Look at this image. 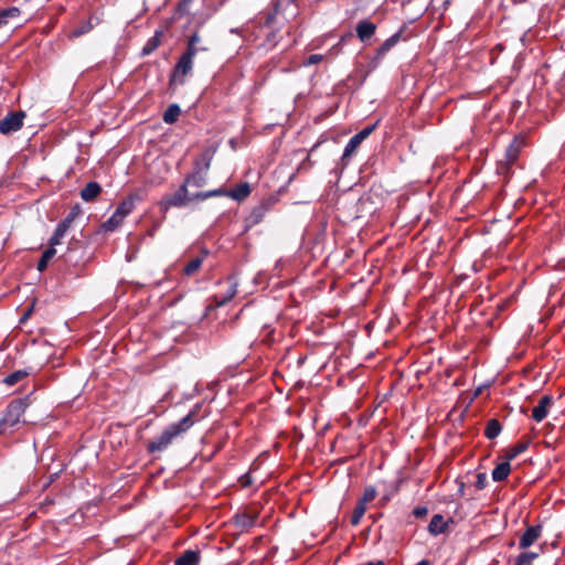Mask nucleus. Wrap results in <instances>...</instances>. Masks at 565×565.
Masks as SVG:
<instances>
[{"label": "nucleus", "mask_w": 565, "mask_h": 565, "mask_svg": "<svg viewBox=\"0 0 565 565\" xmlns=\"http://www.w3.org/2000/svg\"><path fill=\"white\" fill-rule=\"evenodd\" d=\"M38 405H34L26 399H17L9 404L4 416L0 419V428L13 427L21 422L24 424H35L42 418L36 414Z\"/></svg>", "instance_id": "obj_1"}, {"label": "nucleus", "mask_w": 565, "mask_h": 565, "mask_svg": "<svg viewBox=\"0 0 565 565\" xmlns=\"http://www.w3.org/2000/svg\"><path fill=\"white\" fill-rule=\"evenodd\" d=\"M198 407L199 406H196L194 409H192L188 415H185L179 422L169 425L161 433V435L159 437H157L156 439L151 440L148 444L149 452H159V451H162V450L167 449V447L169 445H171L172 441L177 437H179L182 434H184L185 431H188L193 426V424L195 422L193 416L196 413Z\"/></svg>", "instance_id": "obj_2"}, {"label": "nucleus", "mask_w": 565, "mask_h": 565, "mask_svg": "<svg viewBox=\"0 0 565 565\" xmlns=\"http://www.w3.org/2000/svg\"><path fill=\"white\" fill-rule=\"evenodd\" d=\"M223 194L221 189L206 191V192H195L190 193L188 190V185L183 183L169 199L168 203L173 206H184L188 203L194 200H206L212 196H218Z\"/></svg>", "instance_id": "obj_3"}, {"label": "nucleus", "mask_w": 565, "mask_h": 565, "mask_svg": "<svg viewBox=\"0 0 565 565\" xmlns=\"http://www.w3.org/2000/svg\"><path fill=\"white\" fill-rule=\"evenodd\" d=\"M193 43H194V41H192L190 47L185 49L184 53L180 56L178 63L175 64L174 71H173L174 79H178L180 77L183 78L191 73L192 67H193V60L195 57L193 55V50H194Z\"/></svg>", "instance_id": "obj_4"}, {"label": "nucleus", "mask_w": 565, "mask_h": 565, "mask_svg": "<svg viewBox=\"0 0 565 565\" xmlns=\"http://www.w3.org/2000/svg\"><path fill=\"white\" fill-rule=\"evenodd\" d=\"M375 127H376V124L372 125V126H367V127L363 128L361 131H359L358 134H355L353 137H351L344 148L342 159L344 160L347 158H350L354 153V151L359 148V146L373 132Z\"/></svg>", "instance_id": "obj_5"}, {"label": "nucleus", "mask_w": 565, "mask_h": 565, "mask_svg": "<svg viewBox=\"0 0 565 565\" xmlns=\"http://www.w3.org/2000/svg\"><path fill=\"white\" fill-rule=\"evenodd\" d=\"M24 117H25L24 111H17V113L9 114L0 121V131L3 135H8L13 131H18L23 125Z\"/></svg>", "instance_id": "obj_6"}, {"label": "nucleus", "mask_w": 565, "mask_h": 565, "mask_svg": "<svg viewBox=\"0 0 565 565\" xmlns=\"http://www.w3.org/2000/svg\"><path fill=\"white\" fill-rule=\"evenodd\" d=\"M542 534L541 525L529 526L524 533L520 536L519 547L525 550L533 545Z\"/></svg>", "instance_id": "obj_7"}, {"label": "nucleus", "mask_w": 565, "mask_h": 565, "mask_svg": "<svg viewBox=\"0 0 565 565\" xmlns=\"http://www.w3.org/2000/svg\"><path fill=\"white\" fill-rule=\"evenodd\" d=\"M552 404L553 399L550 395L542 396L539 404L532 411V418L537 423L542 422L547 416Z\"/></svg>", "instance_id": "obj_8"}, {"label": "nucleus", "mask_w": 565, "mask_h": 565, "mask_svg": "<svg viewBox=\"0 0 565 565\" xmlns=\"http://www.w3.org/2000/svg\"><path fill=\"white\" fill-rule=\"evenodd\" d=\"M356 35L361 42H367L376 32V24L369 20H361L358 22Z\"/></svg>", "instance_id": "obj_9"}, {"label": "nucleus", "mask_w": 565, "mask_h": 565, "mask_svg": "<svg viewBox=\"0 0 565 565\" xmlns=\"http://www.w3.org/2000/svg\"><path fill=\"white\" fill-rule=\"evenodd\" d=\"M402 31H398L386 39L381 46L376 50L374 60L380 62L384 56L399 42Z\"/></svg>", "instance_id": "obj_10"}, {"label": "nucleus", "mask_w": 565, "mask_h": 565, "mask_svg": "<svg viewBox=\"0 0 565 565\" xmlns=\"http://www.w3.org/2000/svg\"><path fill=\"white\" fill-rule=\"evenodd\" d=\"M448 523L441 514H435L428 524V532L435 536L443 534L447 531Z\"/></svg>", "instance_id": "obj_11"}, {"label": "nucleus", "mask_w": 565, "mask_h": 565, "mask_svg": "<svg viewBox=\"0 0 565 565\" xmlns=\"http://www.w3.org/2000/svg\"><path fill=\"white\" fill-rule=\"evenodd\" d=\"M209 169V163H206L205 168L194 171L185 179V184L188 186L201 188L206 183V171Z\"/></svg>", "instance_id": "obj_12"}, {"label": "nucleus", "mask_w": 565, "mask_h": 565, "mask_svg": "<svg viewBox=\"0 0 565 565\" xmlns=\"http://www.w3.org/2000/svg\"><path fill=\"white\" fill-rule=\"evenodd\" d=\"M237 281L234 278L230 279V285L225 294L215 295L214 299L218 307L226 305L231 299H233L237 292Z\"/></svg>", "instance_id": "obj_13"}, {"label": "nucleus", "mask_w": 565, "mask_h": 565, "mask_svg": "<svg viewBox=\"0 0 565 565\" xmlns=\"http://www.w3.org/2000/svg\"><path fill=\"white\" fill-rule=\"evenodd\" d=\"M257 520V514H250L247 512L237 513L234 516L235 525L242 530L248 529L255 525Z\"/></svg>", "instance_id": "obj_14"}, {"label": "nucleus", "mask_w": 565, "mask_h": 565, "mask_svg": "<svg viewBox=\"0 0 565 565\" xmlns=\"http://www.w3.org/2000/svg\"><path fill=\"white\" fill-rule=\"evenodd\" d=\"M200 553L193 550L184 551L175 561V565H199Z\"/></svg>", "instance_id": "obj_15"}, {"label": "nucleus", "mask_w": 565, "mask_h": 565, "mask_svg": "<svg viewBox=\"0 0 565 565\" xmlns=\"http://www.w3.org/2000/svg\"><path fill=\"white\" fill-rule=\"evenodd\" d=\"M102 192V188L97 182H89L87 183L81 191V198L86 201H93L95 200L99 193Z\"/></svg>", "instance_id": "obj_16"}, {"label": "nucleus", "mask_w": 565, "mask_h": 565, "mask_svg": "<svg viewBox=\"0 0 565 565\" xmlns=\"http://www.w3.org/2000/svg\"><path fill=\"white\" fill-rule=\"evenodd\" d=\"M192 41H194L193 43V55L195 56L196 54H199L200 52H207L210 50V46L207 45V43L205 41H203V39L200 36V34L198 32H194L193 34H191L188 39V42H186V47H190L191 46V43Z\"/></svg>", "instance_id": "obj_17"}, {"label": "nucleus", "mask_w": 565, "mask_h": 565, "mask_svg": "<svg viewBox=\"0 0 565 565\" xmlns=\"http://www.w3.org/2000/svg\"><path fill=\"white\" fill-rule=\"evenodd\" d=\"M511 471V466L509 461H503L499 463L493 470H492V479L497 482L503 481L508 478Z\"/></svg>", "instance_id": "obj_18"}, {"label": "nucleus", "mask_w": 565, "mask_h": 565, "mask_svg": "<svg viewBox=\"0 0 565 565\" xmlns=\"http://www.w3.org/2000/svg\"><path fill=\"white\" fill-rule=\"evenodd\" d=\"M295 0H276L274 3L275 14H284L286 18L295 17L296 10H291L289 13L286 12V8L292 6Z\"/></svg>", "instance_id": "obj_19"}, {"label": "nucleus", "mask_w": 565, "mask_h": 565, "mask_svg": "<svg viewBox=\"0 0 565 565\" xmlns=\"http://www.w3.org/2000/svg\"><path fill=\"white\" fill-rule=\"evenodd\" d=\"M181 114V108L178 104H171L163 113V120L167 124H173L178 120Z\"/></svg>", "instance_id": "obj_20"}, {"label": "nucleus", "mask_w": 565, "mask_h": 565, "mask_svg": "<svg viewBox=\"0 0 565 565\" xmlns=\"http://www.w3.org/2000/svg\"><path fill=\"white\" fill-rule=\"evenodd\" d=\"M523 141L519 138H514L505 150V156L509 162H513L520 152Z\"/></svg>", "instance_id": "obj_21"}, {"label": "nucleus", "mask_w": 565, "mask_h": 565, "mask_svg": "<svg viewBox=\"0 0 565 565\" xmlns=\"http://www.w3.org/2000/svg\"><path fill=\"white\" fill-rule=\"evenodd\" d=\"M537 557L535 552H522L515 557L513 565H532Z\"/></svg>", "instance_id": "obj_22"}, {"label": "nucleus", "mask_w": 565, "mask_h": 565, "mask_svg": "<svg viewBox=\"0 0 565 565\" xmlns=\"http://www.w3.org/2000/svg\"><path fill=\"white\" fill-rule=\"evenodd\" d=\"M501 424L497 419H490L487 424L484 435L489 439H494L501 433Z\"/></svg>", "instance_id": "obj_23"}, {"label": "nucleus", "mask_w": 565, "mask_h": 565, "mask_svg": "<svg viewBox=\"0 0 565 565\" xmlns=\"http://www.w3.org/2000/svg\"><path fill=\"white\" fill-rule=\"evenodd\" d=\"M124 217L115 212L106 222L103 223L102 228L105 231H115L122 222Z\"/></svg>", "instance_id": "obj_24"}, {"label": "nucleus", "mask_w": 565, "mask_h": 565, "mask_svg": "<svg viewBox=\"0 0 565 565\" xmlns=\"http://www.w3.org/2000/svg\"><path fill=\"white\" fill-rule=\"evenodd\" d=\"M161 35V31H156L154 35L148 40L146 45H143V55L150 54L159 46Z\"/></svg>", "instance_id": "obj_25"}, {"label": "nucleus", "mask_w": 565, "mask_h": 565, "mask_svg": "<svg viewBox=\"0 0 565 565\" xmlns=\"http://www.w3.org/2000/svg\"><path fill=\"white\" fill-rule=\"evenodd\" d=\"M250 193V186L248 183L239 184L236 189L232 190L230 195L235 200H243Z\"/></svg>", "instance_id": "obj_26"}, {"label": "nucleus", "mask_w": 565, "mask_h": 565, "mask_svg": "<svg viewBox=\"0 0 565 565\" xmlns=\"http://www.w3.org/2000/svg\"><path fill=\"white\" fill-rule=\"evenodd\" d=\"M135 207V201L134 198H129L125 200L115 212L118 213L121 217H126Z\"/></svg>", "instance_id": "obj_27"}, {"label": "nucleus", "mask_w": 565, "mask_h": 565, "mask_svg": "<svg viewBox=\"0 0 565 565\" xmlns=\"http://www.w3.org/2000/svg\"><path fill=\"white\" fill-rule=\"evenodd\" d=\"M203 259H204V256H198V257L193 258L192 260H190L184 266V269H183L184 274L188 276L193 275L201 267Z\"/></svg>", "instance_id": "obj_28"}, {"label": "nucleus", "mask_w": 565, "mask_h": 565, "mask_svg": "<svg viewBox=\"0 0 565 565\" xmlns=\"http://www.w3.org/2000/svg\"><path fill=\"white\" fill-rule=\"evenodd\" d=\"M56 254V249L53 248V247H49L42 255L39 264H38V269L40 271H43L46 266H47V263L55 256Z\"/></svg>", "instance_id": "obj_29"}, {"label": "nucleus", "mask_w": 565, "mask_h": 565, "mask_svg": "<svg viewBox=\"0 0 565 565\" xmlns=\"http://www.w3.org/2000/svg\"><path fill=\"white\" fill-rule=\"evenodd\" d=\"M365 511H366V505H364L361 502H358V504L355 505V508L353 510V514H352V518H351L352 525H358L359 524V522L361 521V519L364 515Z\"/></svg>", "instance_id": "obj_30"}, {"label": "nucleus", "mask_w": 565, "mask_h": 565, "mask_svg": "<svg viewBox=\"0 0 565 565\" xmlns=\"http://www.w3.org/2000/svg\"><path fill=\"white\" fill-rule=\"evenodd\" d=\"M26 375H28V373L25 371H15V372L11 373L10 375H8L7 377H4L3 382L7 385L11 386V385H14L18 382H20Z\"/></svg>", "instance_id": "obj_31"}, {"label": "nucleus", "mask_w": 565, "mask_h": 565, "mask_svg": "<svg viewBox=\"0 0 565 565\" xmlns=\"http://www.w3.org/2000/svg\"><path fill=\"white\" fill-rule=\"evenodd\" d=\"M376 493L377 492H376L375 487H373V486L366 487L364 490L363 497L359 500V502L366 505L367 502H371L375 499Z\"/></svg>", "instance_id": "obj_32"}, {"label": "nucleus", "mask_w": 565, "mask_h": 565, "mask_svg": "<svg viewBox=\"0 0 565 565\" xmlns=\"http://www.w3.org/2000/svg\"><path fill=\"white\" fill-rule=\"evenodd\" d=\"M529 448V441H521L516 444L509 454V459H513Z\"/></svg>", "instance_id": "obj_33"}, {"label": "nucleus", "mask_w": 565, "mask_h": 565, "mask_svg": "<svg viewBox=\"0 0 565 565\" xmlns=\"http://www.w3.org/2000/svg\"><path fill=\"white\" fill-rule=\"evenodd\" d=\"M475 486L479 490L484 489L487 486V475L483 472H479L476 477Z\"/></svg>", "instance_id": "obj_34"}, {"label": "nucleus", "mask_w": 565, "mask_h": 565, "mask_svg": "<svg viewBox=\"0 0 565 565\" xmlns=\"http://www.w3.org/2000/svg\"><path fill=\"white\" fill-rule=\"evenodd\" d=\"M263 215H264V209L256 207L250 214L252 223L253 224L258 223L262 220Z\"/></svg>", "instance_id": "obj_35"}, {"label": "nucleus", "mask_w": 565, "mask_h": 565, "mask_svg": "<svg viewBox=\"0 0 565 565\" xmlns=\"http://www.w3.org/2000/svg\"><path fill=\"white\" fill-rule=\"evenodd\" d=\"M323 60V55L321 54H311L308 60L305 62V65H313L318 64Z\"/></svg>", "instance_id": "obj_36"}, {"label": "nucleus", "mask_w": 565, "mask_h": 565, "mask_svg": "<svg viewBox=\"0 0 565 565\" xmlns=\"http://www.w3.org/2000/svg\"><path fill=\"white\" fill-rule=\"evenodd\" d=\"M428 510L426 507H416L413 511V514L416 516V518H422V516H425L427 514Z\"/></svg>", "instance_id": "obj_37"}, {"label": "nucleus", "mask_w": 565, "mask_h": 565, "mask_svg": "<svg viewBox=\"0 0 565 565\" xmlns=\"http://www.w3.org/2000/svg\"><path fill=\"white\" fill-rule=\"evenodd\" d=\"M64 236H57V232H54L53 236L50 239V247H53L61 244V241Z\"/></svg>", "instance_id": "obj_38"}, {"label": "nucleus", "mask_w": 565, "mask_h": 565, "mask_svg": "<svg viewBox=\"0 0 565 565\" xmlns=\"http://www.w3.org/2000/svg\"><path fill=\"white\" fill-rule=\"evenodd\" d=\"M190 2H191V0H182V2L179 4V11L188 13L189 12L188 6Z\"/></svg>", "instance_id": "obj_39"}, {"label": "nucleus", "mask_w": 565, "mask_h": 565, "mask_svg": "<svg viewBox=\"0 0 565 565\" xmlns=\"http://www.w3.org/2000/svg\"><path fill=\"white\" fill-rule=\"evenodd\" d=\"M55 232H57V236H64L67 232V228H64V226L57 225Z\"/></svg>", "instance_id": "obj_40"}, {"label": "nucleus", "mask_w": 565, "mask_h": 565, "mask_svg": "<svg viewBox=\"0 0 565 565\" xmlns=\"http://www.w3.org/2000/svg\"><path fill=\"white\" fill-rule=\"evenodd\" d=\"M242 484H243L244 487H247V486H249V484H250V478H249V476H248V475H245V476H243V477H242Z\"/></svg>", "instance_id": "obj_41"}, {"label": "nucleus", "mask_w": 565, "mask_h": 565, "mask_svg": "<svg viewBox=\"0 0 565 565\" xmlns=\"http://www.w3.org/2000/svg\"><path fill=\"white\" fill-rule=\"evenodd\" d=\"M71 224H72L71 218H65L64 221H62L60 223L61 226H64V228H67V230L70 228Z\"/></svg>", "instance_id": "obj_42"}, {"label": "nucleus", "mask_w": 565, "mask_h": 565, "mask_svg": "<svg viewBox=\"0 0 565 565\" xmlns=\"http://www.w3.org/2000/svg\"><path fill=\"white\" fill-rule=\"evenodd\" d=\"M78 212L77 211H72L65 218H71V223L75 220V217L77 216Z\"/></svg>", "instance_id": "obj_43"}, {"label": "nucleus", "mask_w": 565, "mask_h": 565, "mask_svg": "<svg viewBox=\"0 0 565 565\" xmlns=\"http://www.w3.org/2000/svg\"><path fill=\"white\" fill-rule=\"evenodd\" d=\"M8 17V12H2L0 14V26L6 23V18Z\"/></svg>", "instance_id": "obj_44"}, {"label": "nucleus", "mask_w": 565, "mask_h": 565, "mask_svg": "<svg viewBox=\"0 0 565 565\" xmlns=\"http://www.w3.org/2000/svg\"><path fill=\"white\" fill-rule=\"evenodd\" d=\"M458 492L460 493V495L465 494V483L463 482H459Z\"/></svg>", "instance_id": "obj_45"}, {"label": "nucleus", "mask_w": 565, "mask_h": 565, "mask_svg": "<svg viewBox=\"0 0 565 565\" xmlns=\"http://www.w3.org/2000/svg\"><path fill=\"white\" fill-rule=\"evenodd\" d=\"M4 12H8V15H14L18 12L17 8H12L10 10H6Z\"/></svg>", "instance_id": "obj_46"}, {"label": "nucleus", "mask_w": 565, "mask_h": 565, "mask_svg": "<svg viewBox=\"0 0 565 565\" xmlns=\"http://www.w3.org/2000/svg\"><path fill=\"white\" fill-rule=\"evenodd\" d=\"M365 565H384L383 561L369 562Z\"/></svg>", "instance_id": "obj_47"}, {"label": "nucleus", "mask_w": 565, "mask_h": 565, "mask_svg": "<svg viewBox=\"0 0 565 565\" xmlns=\"http://www.w3.org/2000/svg\"><path fill=\"white\" fill-rule=\"evenodd\" d=\"M136 253H137V252H134V254H131V255H130V254H127V260H128V262H130V260H132L134 258H136Z\"/></svg>", "instance_id": "obj_48"}, {"label": "nucleus", "mask_w": 565, "mask_h": 565, "mask_svg": "<svg viewBox=\"0 0 565 565\" xmlns=\"http://www.w3.org/2000/svg\"><path fill=\"white\" fill-rule=\"evenodd\" d=\"M415 565H430L429 561L427 559H422L420 562H418L417 564Z\"/></svg>", "instance_id": "obj_49"}, {"label": "nucleus", "mask_w": 565, "mask_h": 565, "mask_svg": "<svg viewBox=\"0 0 565 565\" xmlns=\"http://www.w3.org/2000/svg\"><path fill=\"white\" fill-rule=\"evenodd\" d=\"M31 311H32V308H31V309H29V310L25 312V315H24L23 319H26V318L31 315Z\"/></svg>", "instance_id": "obj_50"}, {"label": "nucleus", "mask_w": 565, "mask_h": 565, "mask_svg": "<svg viewBox=\"0 0 565 565\" xmlns=\"http://www.w3.org/2000/svg\"><path fill=\"white\" fill-rule=\"evenodd\" d=\"M154 164L159 167V166L163 164V161H162V160L157 159V160L154 161Z\"/></svg>", "instance_id": "obj_51"}]
</instances>
